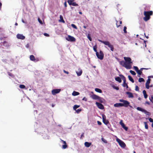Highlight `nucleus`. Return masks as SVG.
Returning <instances> with one entry per match:
<instances>
[{
    "label": "nucleus",
    "instance_id": "19",
    "mask_svg": "<svg viewBox=\"0 0 153 153\" xmlns=\"http://www.w3.org/2000/svg\"><path fill=\"white\" fill-rule=\"evenodd\" d=\"M91 145V143H89L87 142H85V146L87 147H89Z\"/></svg>",
    "mask_w": 153,
    "mask_h": 153
},
{
    "label": "nucleus",
    "instance_id": "23",
    "mask_svg": "<svg viewBox=\"0 0 153 153\" xmlns=\"http://www.w3.org/2000/svg\"><path fill=\"white\" fill-rule=\"evenodd\" d=\"M98 100L101 103H103L104 100L102 98L99 97Z\"/></svg>",
    "mask_w": 153,
    "mask_h": 153
},
{
    "label": "nucleus",
    "instance_id": "60",
    "mask_svg": "<svg viewBox=\"0 0 153 153\" xmlns=\"http://www.w3.org/2000/svg\"><path fill=\"white\" fill-rule=\"evenodd\" d=\"M143 69H144V68H141L140 70L141 71H142V70Z\"/></svg>",
    "mask_w": 153,
    "mask_h": 153
},
{
    "label": "nucleus",
    "instance_id": "14",
    "mask_svg": "<svg viewBox=\"0 0 153 153\" xmlns=\"http://www.w3.org/2000/svg\"><path fill=\"white\" fill-rule=\"evenodd\" d=\"M30 58L31 60L33 61L37 62L39 61V59L37 58L35 59L34 56L33 55H30Z\"/></svg>",
    "mask_w": 153,
    "mask_h": 153
},
{
    "label": "nucleus",
    "instance_id": "30",
    "mask_svg": "<svg viewBox=\"0 0 153 153\" xmlns=\"http://www.w3.org/2000/svg\"><path fill=\"white\" fill-rule=\"evenodd\" d=\"M71 5L75 6H78V4L76 3L75 2H74V1L72 2Z\"/></svg>",
    "mask_w": 153,
    "mask_h": 153
},
{
    "label": "nucleus",
    "instance_id": "17",
    "mask_svg": "<svg viewBox=\"0 0 153 153\" xmlns=\"http://www.w3.org/2000/svg\"><path fill=\"white\" fill-rule=\"evenodd\" d=\"M99 97L96 94H94L91 96V97L93 100H98Z\"/></svg>",
    "mask_w": 153,
    "mask_h": 153
},
{
    "label": "nucleus",
    "instance_id": "43",
    "mask_svg": "<svg viewBox=\"0 0 153 153\" xmlns=\"http://www.w3.org/2000/svg\"><path fill=\"white\" fill-rule=\"evenodd\" d=\"M123 86L124 87H126V88H128V86L127 83H126V82L125 83H123Z\"/></svg>",
    "mask_w": 153,
    "mask_h": 153
},
{
    "label": "nucleus",
    "instance_id": "36",
    "mask_svg": "<svg viewBox=\"0 0 153 153\" xmlns=\"http://www.w3.org/2000/svg\"><path fill=\"white\" fill-rule=\"evenodd\" d=\"M19 87L21 88L24 89L25 88V86L23 85H20L19 86Z\"/></svg>",
    "mask_w": 153,
    "mask_h": 153
},
{
    "label": "nucleus",
    "instance_id": "15",
    "mask_svg": "<svg viewBox=\"0 0 153 153\" xmlns=\"http://www.w3.org/2000/svg\"><path fill=\"white\" fill-rule=\"evenodd\" d=\"M61 141L64 144L62 145V147L63 149H65L67 147V146L66 145V142L65 141H64L61 139Z\"/></svg>",
    "mask_w": 153,
    "mask_h": 153
},
{
    "label": "nucleus",
    "instance_id": "50",
    "mask_svg": "<svg viewBox=\"0 0 153 153\" xmlns=\"http://www.w3.org/2000/svg\"><path fill=\"white\" fill-rule=\"evenodd\" d=\"M38 21H39V22L41 24H42V20L39 18H38Z\"/></svg>",
    "mask_w": 153,
    "mask_h": 153
},
{
    "label": "nucleus",
    "instance_id": "22",
    "mask_svg": "<svg viewBox=\"0 0 153 153\" xmlns=\"http://www.w3.org/2000/svg\"><path fill=\"white\" fill-rule=\"evenodd\" d=\"M115 79L116 81H118L120 83L121 82H122V80L121 78L118 76L115 77Z\"/></svg>",
    "mask_w": 153,
    "mask_h": 153
},
{
    "label": "nucleus",
    "instance_id": "59",
    "mask_svg": "<svg viewBox=\"0 0 153 153\" xmlns=\"http://www.w3.org/2000/svg\"><path fill=\"white\" fill-rule=\"evenodd\" d=\"M115 88L117 90H118L119 89V88L117 87H115Z\"/></svg>",
    "mask_w": 153,
    "mask_h": 153
},
{
    "label": "nucleus",
    "instance_id": "62",
    "mask_svg": "<svg viewBox=\"0 0 153 153\" xmlns=\"http://www.w3.org/2000/svg\"><path fill=\"white\" fill-rule=\"evenodd\" d=\"M79 13L80 14H82V13L81 12H79Z\"/></svg>",
    "mask_w": 153,
    "mask_h": 153
},
{
    "label": "nucleus",
    "instance_id": "39",
    "mask_svg": "<svg viewBox=\"0 0 153 153\" xmlns=\"http://www.w3.org/2000/svg\"><path fill=\"white\" fill-rule=\"evenodd\" d=\"M71 26H72V27H73V28H74L75 29H77V27L75 25H74V24H72L71 25Z\"/></svg>",
    "mask_w": 153,
    "mask_h": 153
},
{
    "label": "nucleus",
    "instance_id": "32",
    "mask_svg": "<svg viewBox=\"0 0 153 153\" xmlns=\"http://www.w3.org/2000/svg\"><path fill=\"white\" fill-rule=\"evenodd\" d=\"M129 72L133 75H135L136 74L135 72L133 71L130 70Z\"/></svg>",
    "mask_w": 153,
    "mask_h": 153
},
{
    "label": "nucleus",
    "instance_id": "64",
    "mask_svg": "<svg viewBox=\"0 0 153 153\" xmlns=\"http://www.w3.org/2000/svg\"><path fill=\"white\" fill-rule=\"evenodd\" d=\"M152 127L153 128V123H152Z\"/></svg>",
    "mask_w": 153,
    "mask_h": 153
},
{
    "label": "nucleus",
    "instance_id": "47",
    "mask_svg": "<svg viewBox=\"0 0 153 153\" xmlns=\"http://www.w3.org/2000/svg\"><path fill=\"white\" fill-rule=\"evenodd\" d=\"M135 90L136 91H139V88L138 87V86H136Z\"/></svg>",
    "mask_w": 153,
    "mask_h": 153
},
{
    "label": "nucleus",
    "instance_id": "45",
    "mask_svg": "<svg viewBox=\"0 0 153 153\" xmlns=\"http://www.w3.org/2000/svg\"><path fill=\"white\" fill-rule=\"evenodd\" d=\"M150 81H151V79H149V78L148 79L146 84H149L150 83Z\"/></svg>",
    "mask_w": 153,
    "mask_h": 153
},
{
    "label": "nucleus",
    "instance_id": "63",
    "mask_svg": "<svg viewBox=\"0 0 153 153\" xmlns=\"http://www.w3.org/2000/svg\"><path fill=\"white\" fill-rule=\"evenodd\" d=\"M18 23H16L15 24V25H16V26H17L18 25Z\"/></svg>",
    "mask_w": 153,
    "mask_h": 153
},
{
    "label": "nucleus",
    "instance_id": "33",
    "mask_svg": "<svg viewBox=\"0 0 153 153\" xmlns=\"http://www.w3.org/2000/svg\"><path fill=\"white\" fill-rule=\"evenodd\" d=\"M74 0H68L67 1V2L70 5H71L72 4V2Z\"/></svg>",
    "mask_w": 153,
    "mask_h": 153
},
{
    "label": "nucleus",
    "instance_id": "58",
    "mask_svg": "<svg viewBox=\"0 0 153 153\" xmlns=\"http://www.w3.org/2000/svg\"><path fill=\"white\" fill-rule=\"evenodd\" d=\"M2 6L1 3L0 1V10H1Z\"/></svg>",
    "mask_w": 153,
    "mask_h": 153
},
{
    "label": "nucleus",
    "instance_id": "41",
    "mask_svg": "<svg viewBox=\"0 0 153 153\" xmlns=\"http://www.w3.org/2000/svg\"><path fill=\"white\" fill-rule=\"evenodd\" d=\"M97 47L96 45H95L93 47V50L94 51L96 52V53L97 52H98L97 51Z\"/></svg>",
    "mask_w": 153,
    "mask_h": 153
},
{
    "label": "nucleus",
    "instance_id": "61",
    "mask_svg": "<svg viewBox=\"0 0 153 153\" xmlns=\"http://www.w3.org/2000/svg\"><path fill=\"white\" fill-rule=\"evenodd\" d=\"M83 27L85 29H86V27L85 26H83Z\"/></svg>",
    "mask_w": 153,
    "mask_h": 153
},
{
    "label": "nucleus",
    "instance_id": "12",
    "mask_svg": "<svg viewBox=\"0 0 153 153\" xmlns=\"http://www.w3.org/2000/svg\"><path fill=\"white\" fill-rule=\"evenodd\" d=\"M96 104L99 108L101 109H104V107L101 103L97 102H96Z\"/></svg>",
    "mask_w": 153,
    "mask_h": 153
},
{
    "label": "nucleus",
    "instance_id": "10",
    "mask_svg": "<svg viewBox=\"0 0 153 153\" xmlns=\"http://www.w3.org/2000/svg\"><path fill=\"white\" fill-rule=\"evenodd\" d=\"M61 90L60 89H53L51 91L52 94L53 95H55L56 94L59 93L61 91Z\"/></svg>",
    "mask_w": 153,
    "mask_h": 153
},
{
    "label": "nucleus",
    "instance_id": "55",
    "mask_svg": "<svg viewBox=\"0 0 153 153\" xmlns=\"http://www.w3.org/2000/svg\"><path fill=\"white\" fill-rule=\"evenodd\" d=\"M82 100H84L85 101H86L87 100V99L85 97H83V98L82 99Z\"/></svg>",
    "mask_w": 153,
    "mask_h": 153
},
{
    "label": "nucleus",
    "instance_id": "34",
    "mask_svg": "<svg viewBox=\"0 0 153 153\" xmlns=\"http://www.w3.org/2000/svg\"><path fill=\"white\" fill-rule=\"evenodd\" d=\"M8 74L9 76H10L11 77L13 78L14 77L13 74L11 73L8 72Z\"/></svg>",
    "mask_w": 153,
    "mask_h": 153
},
{
    "label": "nucleus",
    "instance_id": "31",
    "mask_svg": "<svg viewBox=\"0 0 153 153\" xmlns=\"http://www.w3.org/2000/svg\"><path fill=\"white\" fill-rule=\"evenodd\" d=\"M116 26L117 27H118L120 26V25L122 24V22L121 21H120V24L119 25H118L117 24L118 21L117 20H116Z\"/></svg>",
    "mask_w": 153,
    "mask_h": 153
},
{
    "label": "nucleus",
    "instance_id": "9",
    "mask_svg": "<svg viewBox=\"0 0 153 153\" xmlns=\"http://www.w3.org/2000/svg\"><path fill=\"white\" fill-rule=\"evenodd\" d=\"M102 121L105 125H107L109 123L108 120L106 119V117L105 115L102 114Z\"/></svg>",
    "mask_w": 153,
    "mask_h": 153
},
{
    "label": "nucleus",
    "instance_id": "46",
    "mask_svg": "<svg viewBox=\"0 0 153 153\" xmlns=\"http://www.w3.org/2000/svg\"><path fill=\"white\" fill-rule=\"evenodd\" d=\"M134 68L136 72H137L139 70L138 67L137 66H134Z\"/></svg>",
    "mask_w": 153,
    "mask_h": 153
},
{
    "label": "nucleus",
    "instance_id": "44",
    "mask_svg": "<svg viewBox=\"0 0 153 153\" xmlns=\"http://www.w3.org/2000/svg\"><path fill=\"white\" fill-rule=\"evenodd\" d=\"M82 111V110L81 109H78L77 110H76V112L78 114Z\"/></svg>",
    "mask_w": 153,
    "mask_h": 153
},
{
    "label": "nucleus",
    "instance_id": "26",
    "mask_svg": "<svg viewBox=\"0 0 153 153\" xmlns=\"http://www.w3.org/2000/svg\"><path fill=\"white\" fill-rule=\"evenodd\" d=\"M128 77L129 80H130L132 82L134 83V80L130 76L128 75Z\"/></svg>",
    "mask_w": 153,
    "mask_h": 153
},
{
    "label": "nucleus",
    "instance_id": "37",
    "mask_svg": "<svg viewBox=\"0 0 153 153\" xmlns=\"http://www.w3.org/2000/svg\"><path fill=\"white\" fill-rule=\"evenodd\" d=\"M87 37L89 39V40L91 41H92V39L91 37L90 36V35L89 34H88L87 36Z\"/></svg>",
    "mask_w": 153,
    "mask_h": 153
},
{
    "label": "nucleus",
    "instance_id": "54",
    "mask_svg": "<svg viewBox=\"0 0 153 153\" xmlns=\"http://www.w3.org/2000/svg\"><path fill=\"white\" fill-rule=\"evenodd\" d=\"M149 121L150 122H153V120L151 118H150L149 119Z\"/></svg>",
    "mask_w": 153,
    "mask_h": 153
},
{
    "label": "nucleus",
    "instance_id": "20",
    "mask_svg": "<svg viewBox=\"0 0 153 153\" xmlns=\"http://www.w3.org/2000/svg\"><path fill=\"white\" fill-rule=\"evenodd\" d=\"M120 76L121 77L122 80L123 81V83H125L126 82V77L122 75H120Z\"/></svg>",
    "mask_w": 153,
    "mask_h": 153
},
{
    "label": "nucleus",
    "instance_id": "51",
    "mask_svg": "<svg viewBox=\"0 0 153 153\" xmlns=\"http://www.w3.org/2000/svg\"><path fill=\"white\" fill-rule=\"evenodd\" d=\"M44 35L45 36H48H48H49V34H48L47 33H44Z\"/></svg>",
    "mask_w": 153,
    "mask_h": 153
},
{
    "label": "nucleus",
    "instance_id": "49",
    "mask_svg": "<svg viewBox=\"0 0 153 153\" xmlns=\"http://www.w3.org/2000/svg\"><path fill=\"white\" fill-rule=\"evenodd\" d=\"M146 88L148 89L149 88L150 86L149 85V84H146Z\"/></svg>",
    "mask_w": 153,
    "mask_h": 153
},
{
    "label": "nucleus",
    "instance_id": "8",
    "mask_svg": "<svg viewBox=\"0 0 153 153\" xmlns=\"http://www.w3.org/2000/svg\"><path fill=\"white\" fill-rule=\"evenodd\" d=\"M124 59L125 61V62H126L127 65L128 64L129 65H131L130 64L132 63V62H131V59L129 57H124Z\"/></svg>",
    "mask_w": 153,
    "mask_h": 153
},
{
    "label": "nucleus",
    "instance_id": "57",
    "mask_svg": "<svg viewBox=\"0 0 153 153\" xmlns=\"http://www.w3.org/2000/svg\"><path fill=\"white\" fill-rule=\"evenodd\" d=\"M64 6L65 7H66L67 6V4H66V1H65V2H64Z\"/></svg>",
    "mask_w": 153,
    "mask_h": 153
},
{
    "label": "nucleus",
    "instance_id": "6",
    "mask_svg": "<svg viewBox=\"0 0 153 153\" xmlns=\"http://www.w3.org/2000/svg\"><path fill=\"white\" fill-rule=\"evenodd\" d=\"M96 55L97 57L100 60H102L103 59L104 54L101 51H100L99 53L98 52H97L96 53Z\"/></svg>",
    "mask_w": 153,
    "mask_h": 153
},
{
    "label": "nucleus",
    "instance_id": "53",
    "mask_svg": "<svg viewBox=\"0 0 153 153\" xmlns=\"http://www.w3.org/2000/svg\"><path fill=\"white\" fill-rule=\"evenodd\" d=\"M64 72L67 74H69V72L68 71H66L65 70H63V71Z\"/></svg>",
    "mask_w": 153,
    "mask_h": 153
},
{
    "label": "nucleus",
    "instance_id": "56",
    "mask_svg": "<svg viewBox=\"0 0 153 153\" xmlns=\"http://www.w3.org/2000/svg\"><path fill=\"white\" fill-rule=\"evenodd\" d=\"M150 103L149 102H148V101H146L145 102V104H148V105H150Z\"/></svg>",
    "mask_w": 153,
    "mask_h": 153
},
{
    "label": "nucleus",
    "instance_id": "11",
    "mask_svg": "<svg viewBox=\"0 0 153 153\" xmlns=\"http://www.w3.org/2000/svg\"><path fill=\"white\" fill-rule=\"evenodd\" d=\"M137 109L138 111L144 112V113L148 115V114L149 113V112L146 110L141 108V107H137Z\"/></svg>",
    "mask_w": 153,
    "mask_h": 153
},
{
    "label": "nucleus",
    "instance_id": "27",
    "mask_svg": "<svg viewBox=\"0 0 153 153\" xmlns=\"http://www.w3.org/2000/svg\"><path fill=\"white\" fill-rule=\"evenodd\" d=\"M95 91H96L97 92L99 93H102V90L98 88H95Z\"/></svg>",
    "mask_w": 153,
    "mask_h": 153
},
{
    "label": "nucleus",
    "instance_id": "38",
    "mask_svg": "<svg viewBox=\"0 0 153 153\" xmlns=\"http://www.w3.org/2000/svg\"><path fill=\"white\" fill-rule=\"evenodd\" d=\"M144 81V79L142 78H139V80H138V81L139 82H143Z\"/></svg>",
    "mask_w": 153,
    "mask_h": 153
},
{
    "label": "nucleus",
    "instance_id": "4",
    "mask_svg": "<svg viewBox=\"0 0 153 153\" xmlns=\"http://www.w3.org/2000/svg\"><path fill=\"white\" fill-rule=\"evenodd\" d=\"M116 140L122 148H125L126 147V145L125 143L123 141L119 139L117 137H116Z\"/></svg>",
    "mask_w": 153,
    "mask_h": 153
},
{
    "label": "nucleus",
    "instance_id": "25",
    "mask_svg": "<svg viewBox=\"0 0 153 153\" xmlns=\"http://www.w3.org/2000/svg\"><path fill=\"white\" fill-rule=\"evenodd\" d=\"M76 73L77 74L78 76H80L82 73V71L81 70H80L79 72L76 71Z\"/></svg>",
    "mask_w": 153,
    "mask_h": 153
},
{
    "label": "nucleus",
    "instance_id": "21",
    "mask_svg": "<svg viewBox=\"0 0 153 153\" xmlns=\"http://www.w3.org/2000/svg\"><path fill=\"white\" fill-rule=\"evenodd\" d=\"M143 92L144 98L146 99L148 97V95L146 94V91L145 90H144L143 91Z\"/></svg>",
    "mask_w": 153,
    "mask_h": 153
},
{
    "label": "nucleus",
    "instance_id": "29",
    "mask_svg": "<svg viewBox=\"0 0 153 153\" xmlns=\"http://www.w3.org/2000/svg\"><path fill=\"white\" fill-rule=\"evenodd\" d=\"M80 107V105H74V107H73V109L74 110H76V109L79 108V107Z\"/></svg>",
    "mask_w": 153,
    "mask_h": 153
},
{
    "label": "nucleus",
    "instance_id": "42",
    "mask_svg": "<svg viewBox=\"0 0 153 153\" xmlns=\"http://www.w3.org/2000/svg\"><path fill=\"white\" fill-rule=\"evenodd\" d=\"M126 29H127L126 27V26H124V28H123V31H124V32L126 33H127Z\"/></svg>",
    "mask_w": 153,
    "mask_h": 153
},
{
    "label": "nucleus",
    "instance_id": "7",
    "mask_svg": "<svg viewBox=\"0 0 153 153\" xmlns=\"http://www.w3.org/2000/svg\"><path fill=\"white\" fill-rule=\"evenodd\" d=\"M66 39L68 41L74 42L76 41L75 38L74 37L70 35H68V37L66 38Z\"/></svg>",
    "mask_w": 153,
    "mask_h": 153
},
{
    "label": "nucleus",
    "instance_id": "1",
    "mask_svg": "<svg viewBox=\"0 0 153 153\" xmlns=\"http://www.w3.org/2000/svg\"><path fill=\"white\" fill-rule=\"evenodd\" d=\"M120 101L123 103H116L114 105V106L117 107L122 106L127 107L129 105V102L126 100H120Z\"/></svg>",
    "mask_w": 153,
    "mask_h": 153
},
{
    "label": "nucleus",
    "instance_id": "13",
    "mask_svg": "<svg viewBox=\"0 0 153 153\" xmlns=\"http://www.w3.org/2000/svg\"><path fill=\"white\" fill-rule=\"evenodd\" d=\"M16 37L18 39L22 40L24 39L25 38V37L22 34H18L16 36Z\"/></svg>",
    "mask_w": 153,
    "mask_h": 153
},
{
    "label": "nucleus",
    "instance_id": "18",
    "mask_svg": "<svg viewBox=\"0 0 153 153\" xmlns=\"http://www.w3.org/2000/svg\"><path fill=\"white\" fill-rule=\"evenodd\" d=\"M126 94L128 95L129 98H133L134 97L132 93L131 92H126Z\"/></svg>",
    "mask_w": 153,
    "mask_h": 153
},
{
    "label": "nucleus",
    "instance_id": "40",
    "mask_svg": "<svg viewBox=\"0 0 153 153\" xmlns=\"http://www.w3.org/2000/svg\"><path fill=\"white\" fill-rule=\"evenodd\" d=\"M136 72L139 75H141L142 73V71L139 70H138Z\"/></svg>",
    "mask_w": 153,
    "mask_h": 153
},
{
    "label": "nucleus",
    "instance_id": "5",
    "mask_svg": "<svg viewBox=\"0 0 153 153\" xmlns=\"http://www.w3.org/2000/svg\"><path fill=\"white\" fill-rule=\"evenodd\" d=\"M120 65H122L123 66L125 67L127 69H130L131 68V65H129L128 64L127 65L126 62L124 61H120Z\"/></svg>",
    "mask_w": 153,
    "mask_h": 153
},
{
    "label": "nucleus",
    "instance_id": "48",
    "mask_svg": "<svg viewBox=\"0 0 153 153\" xmlns=\"http://www.w3.org/2000/svg\"><path fill=\"white\" fill-rule=\"evenodd\" d=\"M101 140H102V141H103L105 143H107L106 140L103 138H101Z\"/></svg>",
    "mask_w": 153,
    "mask_h": 153
},
{
    "label": "nucleus",
    "instance_id": "2",
    "mask_svg": "<svg viewBox=\"0 0 153 153\" xmlns=\"http://www.w3.org/2000/svg\"><path fill=\"white\" fill-rule=\"evenodd\" d=\"M153 14V12L152 11H144V15L145 17H143V19L145 22H147L149 20L150 18V16Z\"/></svg>",
    "mask_w": 153,
    "mask_h": 153
},
{
    "label": "nucleus",
    "instance_id": "3",
    "mask_svg": "<svg viewBox=\"0 0 153 153\" xmlns=\"http://www.w3.org/2000/svg\"><path fill=\"white\" fill-rule=\"evenodd\" d=\"M98 41L101 43H103L105 45L108 46V47L110 48V50L111 51H114V48L113 46L111 44L109 41H103L100 39H99Z\"/></svg>",
    "mask_w": 153,
    "mask_h": 153
},
{
    "label": "nucleus",
    "instance_id": "16",
    "mask_svg": "<svg viewBox=\"0 0 153 153\" xmlns=\"http://www.w3.org/2000/svg\"><path fill=\"white\" fill-rule=\"evenodd\" d=\"M120 124L122 126L123 128L126 131H127L128 129V127L125 126V124L123 123L122 122H120Z\"/></svg>",
    "mask_w": 153,
    "mask_h": 153
},
{
    "label": "nucleus",
    "instance_id": "35",
    "mask_svg": "<svg viewBox=\"0 0 153 153\" xmlns=\"http://www.w3.org/2000/svg\"><path fill=\"white\" fill-rule=\"evenodd\" d=\"M145 124V128L146 129H148V126L147 124V123L146 122H145L144 123Z\"/></svg>",
    "mask_w": 153,
    "mask_h": 153
},
{
    "label": "nucleus",
    "instance_id": "24",
    "mask_svg": "<svg viewBox=\"0 0 153 153\" xmlns=\"http://www.w3.org/2000/svg\"><path fill=\"white\" fill-rule=\"evenodd\" d=\"M79 94V92L74 91L72 93V95L74 96H77Z\"/></svg>",
    "mask_w": 153,
    "mask_h": 153
},
{
    "label": "nucleus",
    "instance_id": "28",
    "mask_svg": "<svg viewBox=\"0 0 153 153\" xmlns=\"http://www.w3.org/2000/svg\"><path fill=\"white\" fill-rule=\"evenodd\" d=\"M60 20H59V21L60 22H62L63 23H65V21L63 19V17L62 16V15H60Z\"/></svg>",
    "mask_w": 153,
    "mask_h": 153
},
{
    "label": "nucleus",
    "instance_id": "52",
    "mask_svg": "<svg viewBox=\"0 0 153 153\" xmlns=\"http://www.w3.org/2000/svg\"><path fill=\"white\" fill-rule=\"evenodd\" d=\"M97 123L99 125H101L102 124L99 121H97Z\"/></svg>",
    "mask_w": 153,
    "mask_h": 153
}]
</instances>
